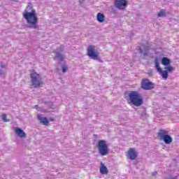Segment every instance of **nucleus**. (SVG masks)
I'll list each match as a JSON object with an SVG mask.
<instances>
[{
  "mask_svg": "<svg viewBox=\"0 0 179 179\" xmlns=\"http://www.w3.org/2000/svg\"><path fill=\"white\" fill-rule=\"evenodd\" d=\"M62 72L65 73V72L68 71V66H66V65H63L62 66Z\"/></svg>",
  "mask_w": 179,
  "mask_h": 179,
  "instance_id": "22",
  "label": "nucleus"
},
{
  "mask_svg": "<svg viewBox=\"0 0 179 179\" xmlns=\"http://www.w3.org/2000/svg\"><path fill=\"white\" fill-rule=\"evenodd\" d=\"M141 87L143 90H152V89H155V87H156V84L150 82L149 79H144L141 83Z\"/></svg>",
  "mask_w": 179,
  "mask_h": 179,
  "instance_id": "8",
  "label": "nucleus"
},
{
  "mask_svg": "<svg viewBox=\"0 0 179 179\" xmlns=\"http://www.w3.org/2000/svg\"><path fill=\"white\" fill-rule=\"evenodd\" d=\"M155 65L157 71L159 72L162 69V68L160 67V65L159 64V59L157 57H156L155 59Z\"/></svg>",
  "mask_w": 179,
  "mask_h": 179,
  "instance_id": "19",
  "label": "nucleus"
},
{
  "mask_svg": "<svg viewBox=\"0 0 179 179\" xmlns=\"http://www.w3.org/2000/svg\"><path fill=\"white\" fill-rule=\"evenodd\" d=\"M157 16L158 17H166V16H167V13H166V10H161L158 13Z\"/></svg>",
  "mask_w": 179,
  "mask_h": 179,
  "instance_id": "18",
  "label": "nucleus"
},
{
  "mask_svg": "<svg viewBox=\"0 0 179 179\" xmlns=\"http://www.w3.org/2000/svg\"><path fill=\"white\" fill-rule=\"evenodd\" d=\"M128 6L127 0H115V8L120 10H124L125 8Z\"/></svg>",
  "mask_w": 179,
  "mask_h": 179,
  "instance_id": "9",
  "label": "nucleus"
},
{
  "mask_svg": "<svg viewBox=\"0 0 179 179\" xmlns=\"http://www.w3.org/2000/svg\"><path fill=\"white\" fill-rule=\"evenodd\" d=\"M128 156L130 160H135L138 155H136V152L134 148H130L128 151Z\"/></svg>",
  "mask_w": 179,
  "mask_h": 179,
  "instance_id": "11",
  "label": "nucleus"
},
{
  "mask_svg": "<svg viewBox=\"0 0 179 179\" xmlns=\"http://www.w3.org/2000/svg\"><path fill=\"white\" fill-rule=\"evenodd\" d=\"M31 83L34 87H40L43 85V80L40 74L34 72L30 74Z\"/></svg>",
  "mask_w": 179,
  "mask_h": 179,
  "instance_id": "6",
  "label": "nucleus"
},
{
  "mask_svg": "<svg viewBox=\"0 0 179 179\" xmlns=\"http://www.w3.org/2000/svg\"><path fill=\"white\" fill-rule=\"evenodd\" d=\"M1 68L5 69V68H6V65H5V64H1Z\"/></svg>",
  "mask_w": 179,
  "mask_h": 179,
  "instance_id": "23",
  "label": "nucleus"
},
{
  "mask_svg": "<svg viewBox=\"0 0 179 179\" xmlns=\"http://www.w3.org/2000/svg\"><path fill=\"white\" fill-rule=\"evenodd\" d=\"M3 75V70L0 69V76H2Z\"/></svg>",
  "mask_w": 179,
  "mask_h": 179,
  "instance_id": "24",
  "label": "nucleus"
},
{
  "mask_svg": "<svg viewBox=\"0 0 179 179\" xmlns=\"http://www.w3.org/2000/svg\"><path fill=\"white\" fill-rule=\"evenodd\" d=\"M165 71H167V73H169V72H173V71H174V67L171 66H166L165 67Z\"/></svg>",
  "mask_w": 179,
  "mask_h": 179,
  "instance_id": "20",
  "label": "nucleus"
},
{
  "mask_svg": "<svg viewBox=\"0 0 179 179\" xmlns=\"http://www.w3.org/2000/svg\"><path fill=\"white\" fill-rule=\"evenodd\" d=\"M1 120H3L4 122H8L9 121V120L6 118V114H3V115L1 116Z\"/></svg>",
  "mask_w": 179,
  "mask_h": 179,
  "instance_id": "21",
  "label": "nucleus"
},
{
  "mask_svg": "<svg viewBox=\"0 0 179 179\" xmlns=\"http://www.w3.org/2000/svg\"><path fill=\"white\" fill-rule=\"evenodd\" d=\"M15 134L19 136V138H26V133L20 127L15 128Z\"/></svg>",
  "mask_w": 179,
  "mask_h": 179,
  "instance_id": "12",
  "label": "nucleus"
},
{
  "mask_svg": "<svg viewBox=\"0 0 179 179\" xmlns=\"http://www.w3.org/2000/svg\"><path fill=\"white\" fill-rule=\"evenodd\" d=\"M87 55L91 59H96L99 57V50L94 45H90L87 48Z\"/></svg>",
  "mask_w": 179,
  "mask_h": 179,
  "instance_id": "7",
  "label": "nucleus"
},
{
  "mask_svg": "<svg viewBox=\"0 0 179 179\" xmlns=\"http://www.w3.org/2000/svg\"><path fill=\"white\" fill-rule=\"evenodd\" d=\"M38 120L40 121L41 124H43V125H48L49 121L47 117H43L41 115H38Z\"/></svg>",
  "mask_w": 179,
  "mask_h": 179,
  "instance_id": "13",
  "label": "nucleus"
},
{
  "mask_svg": "<svg viewBox=\"0 0 179 179\" xmlns=\"http://www.w3.org/2000/svg\"><path fill=\"white\" fill-rule=\"evenodd\" d=\"M127 103L135 107H141L143 104V96L138 91L128 92Z\"/></svg>",
  "mask_w": 179,
  "mask_h": 179,
  "instance_id": "2",
  "label": "nucleus"
},
{
  "mask_svg": "<svg viewBox=\"0 0 179 179\" xmlns=\"http://www.w3.org/2000/svg\"><path fill=\"white\" fill-rule=\"evenodd\" d=\"M97 148L101 156H107L108 155V144L105 140H99L98 141Z\"/></svg>",
  "mask_w": 179,
  "mask_h": 179,
  "instance_id": "4",
  "label": "nucleus"
},
{
  "mask_svg": "<svg viewBox=\"0 0 179 179\" xmlns=\"http://www.w3.org/2000/svg\"><path fill=\"white\" fill-rule=\"evenodd\" d=\"M152 176H157V171H155L152 173Z\"/></svg>",
  "mask_w": 179,
  "mask_h": 179,
  "instance_id": "25",
  "label": "nucleus"
},
{
  "mask_svg": "<svg viewBox=\"0 0 179 179\" xmlns=\"http://www.w3.org/2000/svg\"><path fill=\"white\" fill-rule=\"evenodd\" d=\"M161 62L164 66H169V65L171 64V60H170V59H169L168 57H162Z\"/></svg>",
  "mask_w": 179,
  "mask_h": 179,
  "instance_id": "15",
  "label": "nucleus"
},
{
  "mask_svg": "<svg viewBox=\"0 0 179 179\" xmlns=\"http://www.w3.org/2000/svg\"><path fill=\"white\" fill-rule=\"evenodd\" d=\"M100 173L101 174H108V169H107V166L103 164V162H101V167H100Z\"/></svg>",
  "mask_w": 179,
  "mask_h": 179,
  "instance_id": "14",
  "label": "nucleus"
},
{
  "mask_svg": "<svg viewBox=\"0 0 179 179\" xmlns=\"http://www.w3.org/2000/svg\"><path fill=\"white\" fill-rule=\"evenodd\" d=\"M25 12L26 13H23V17L27 20V24L25 25V27L36 30V29L38 27V17H37L36 10L33 9L31 12H27V10H25Z\"/></svg>",
  "mask_w": 179,
  "mask_h": 179,
  "instance_id": "1",
  "label": "nucleus"
},
{
  "mask_svg": "<svg viewBox=\"0 0 179 179\" xmlns=\"http://www.w3.org/2000/svg\"><path fill=\"white\" fill-rule=\"evenodd\" d=\"M137 48L138 50V52L140 54H143L142 55L143 58L150 57V53L149 52V50H150V46H145L144 50H142V48H141V47L139 46H138Z\"/></svg>",
  "mask_w": 179,
  "mask_h": 179,
  "instance_id": "10",
  "label": "nucleus"
},
{
  "mask_svg": "<svg viewBox=\"0 0 179 179\" xmlns=\"http://www.w3.org/2000/svg\"><path fill=\"white\" fill-rule=\"evenodd\" d=\"M50 121H54V118L50 117Z\"/></svg>",
  "mask_w": 179,
  "mask_h": 179,
  "instance_id": "26",
  "label": "nucleus"
},
{
  "mask_svg": "<svg viewBox=\"0 0 179 179\" xmlns=\"http://www.w3.org/2000/svg\"><path fill=\"white\" fill-rule=\"evenodd\" d=\"M158 72L161 74L162 77L163 78V79H164V80H167V78H169V73L166 71V70L163 71L161 69Z\"/></svg>",
  "mask_w": 179,
  "mask_h": 179,
  "instance_id": "16",
  "label": "nucleus"
},
{
  "mask_svg": "<svg viewBox=\"0 0 179 179\" xmlns=\"http://www.w3.org/2000/svg\"><path fill=\"white\" fill-rule=\"evenodd\" d=\"M96 17H97V20H98V22H99V23H103V22H104V19H106L104 14H103L101 13H98Z\"/></svg>",
  "mask_w": 179,
  "mask_h": 179,
  "instance_id": "17",
  "label": "nucleus"
},
{
  "mask_svg": "<svg viewBox=\"0 0 179 179\" xmlns=\"http://www.w3.org/2000/svg\"><path fill=\"white\" fill-rule=\"evenodd\" d=\"M55 54L54 59L57 61L59 65H62L64 61H65V51L64 46L61 45L59 48H57L55 51Z\"/></svg>",
  "mask_w": 179,
  "mask_h": 179,
  "instance_id": "3",
  "label": "nucleus"
},
{
  "mask_svg": "<svg viewBox=\"0 0 179 179\" xmlns=\"http://www.w3.org/2000/svg\"><path fill=\"white\" fill-rule=\"evenodd\" d=\"M158 137L161 141H164L166 145H170L173 142V138L169 135V131L160 129L158 132Z\"/></svg>",
  "mask_w": 179,
  "mask_h": 179,
  "instance_id": "5",
  "label": "nucleus"
},
{
  "mask_svg": "<svg viewBox=\"0 0 179 179\" xmlns=\"http://www.w3.org/2000/svg\"><path fill=\"white\" fill-rule=\"evenodd\" d=\"M13 1H16V0H13Z\"/></svg>",
  "mask_w": 179,
  "mask_h": 179,
  "instance_id": "27",
  "label": "nucleus"
}]
</instances>
